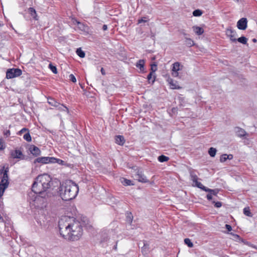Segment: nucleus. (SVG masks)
<instances>
[{
  "instance_id": "nucleus-42",
  "label": "nucleus",
  "mask_w": 257,
  "mask_h": 257,
  "mask_svg": "<svg viewBox=\"0 0 257 257\" xmlns=\"http://www.w3.org/2000/svg\"><path fill=\"white\" fill-rule=\"evenodd\" d=\"M69 79L73 82H76V79L74 75L72 74H71L69 75Z\"/></svg>"
},
{
  "instance_id": "nucleus-6",
  "label": "nucleus",
  "mask_w": 257,
  "mask_h": 257,
  "mask_svg": "<svg viewBox=\"0 0 257 257\" xmlns=\"http://www.w3.org/2000/svg\"><path fill=\"white\" fill-rule=\"evenodd\" d=\"M71 217L72 219H75L76 221H79L81 225H84L88 230H90L92 228V225L86 216L81 214H76L75 213V216Z\"/></svg>"
},
{
  "instance_id": "nucleus-59",
  "label": "nucleus",
  "mask_w": 257,
  "mask_h": 257,
  "mask_svg": "<svg viewBox=\"0 0 257 257\" xmlns=\"http://www.w3.org/2000/svg\"><path fill=\"white\" fill-rule=\"evenodd\" d=\"M155 81V78H154V79L152 80V83L154 82Z\"/></svg>"
},
{
  "instance_id": "nucleus-24",
  "label": "nucleus",
  "mask_w": 257,
  "mask_h": 257,
  "mask_svg": "<svg viewBox=\"0 0 257 257\" xmlns=\"http://www.w3.org/2000/svg\"><path fill=\"white\" fill-rule=\"evenodd\" d=\"M56 107L58 108V109L59 111H65L67 113H69V112L68 108L64 105H63L62 104H60V103H59L58 106Z\"/></svg>"
},
{
  "instance_id": "nucleus-47",
  "label": "nucleus",
  "mask_w": 257,
  "mask_h": 257,
  "mask_svg": "<svg viewBox=\"0 0 257 257\" xmlns=\"http://www.w3.org/2000/svg\"><path fill=\"white\" fill-rule=\"evenodd\" d=\"M225 228L228 231H230L232 230V227H231V225H230L229 224H226Z\"/></svg>"
},
{
  "instance_id": "nucleus-7",
  "label": "nucleus",
  "mask_w": 257,
  "mask_h": 257,
  "mask_svg": "<svg viewBox=\"0 0 257 257\" xmlns=\"http://www.w3.org/2000/svg\"><path fill=\"white\" fill-rule=\"evenodd\" d=\"M22 73V70L19 68L9 69L6 72V78L12 79L20 76Z\"/></svg>"
},
{
  "instance_id": "nucleus-33",
  "label": "nucleus",
  "mask_w": 257,
  "mask_h": 257,
  "mask_svg": "<svg viewBox=\"0 0 257 257\" xmlns=\"http://www.w3.org/2000/svg\"><path fill=\"white\" fill-rule=\"evenodd\" d=\"M184 243L189 247H192L193 246V243L189 238H185L184 239Z\"/></svg>"
},
{
  "instance_id": "nucleus-4",
  "label": "nucleus",
  "mask_w": 257,
  "mask_h": 257,
  "mask_svg": "<svg viewBox=\"0 0 257 257\" xmlns=\"http://www.w3.org/2000/svg\"><path fill=\"white\" fill-rule=\"evenodd\" d=\"M35 219L41 227H46L48 223L51 220V217L49 215L48 210H37Z\"/></svg>"
},
{
  "instance_id": "nucleus-2",
  "label": "nucleus",
  "mask_w": 257,
  "mask_h": 257,
  "mask_svg": "<svg viewBox=\"0 0 257 257\" xmlns=\"http://www.w3.org/2000/svg\"><path fill=\"white\" fill-rule=\"evenodd\" d=\"M58 227L60 235L65 239L77 240L82 235L81 224L70 216H62L59 220Z\"/></svg>"
},
{
  "instance_id": "nucleus-32",
  "label": "nucleus",
  "mask_w": 257,
  "mask_h": 257,
  "mask_svg": "<svg viewBox=\"0 0 257 257\" xmlns=\"http://www.w3.org/2000/svg\"><path fill=\"white\" fill-rule=\"evenodd\" d=\"M169 159V157L164 155H161L158 157V160L160 162H164L167 161Z\"/></svg>"
},
{
  "instance_id": "nucleus-46",
  "label": "nucleus",
  "mask_w": 257,
  "mask_h": 257,
  "mask_svg": "<svg viewBox=\"0 0 257 257\" xmlns=\"http://www.w3.org/2000/svg\"><path fill=\"white\" fill-rule=\"evenodd\" d=\"M153 74V72H150L148 74V75L147 76V79H148V81H150L152 79Z\"/></svg>"
},
{
  "instance_id": "nucleus-5",
  "label": "nucleus",
  "mask_w": 257,
  "mask_h": 257,
  "mask_svg": "<svg viewBox=\"0 0 257 257\" xmlns=\"http://www.w3.org/2000/svg\"><path fill=\"white\" fill-rule=\"evenodd\" d=\"M9 171L8 166H4L3 169H1V175L3 174V177L1 179V197L3 195L5 189L8 187L9 185L8 174Z\"/></svg>"
},
{
  "instance_id": "nucleus-37",
  "label": "nucleus",
  "mask_w": 257,
  "mask_h": 257,
  "mask_svg": "<svg viewBox=\"0 0 257 257\" xmlns=\"http://www.w3.org/2000/svg\"><path fill=\"white\" fill-rule=\"evenodd\" d=\"M202 14V12L200 10H195L193 12V15L195 17L201 16Z\"/></svg>"
},
{
  "instance_id": "nucleus-13",
  "label": "nucleus",
  "mask_w": 257,
  "mask_h": 257,
  "mask_svg": "<svg viewBox=\"0 0 257 257\" xmlns=\"http://www.w3.org/2000/svg\"><path fill=\"white\" fill-rule=\"evenodd\" d=\"M247 21L246 18H242L237 23V27L238 29L244 30L247 28Z\"/></svg>"
},
{
  "instance_id": "nucleus-12",
  "label": "nucleus",
  "mask_w": 257,
  "mask_h": 257,
  "mask_svg": "<svg viewBox=\"0 0 257 257\" xmlns=\"http://www.w3.org/2000/svg\"><path fill=\"white\" fill-rule=\"evenodd\" d=\"M6 220H4L3 218L1 216V222H4L5 230L7 232H9L12 230V222L11 219L6 216L5 217Z\"/></svg>"
},
{
  "instance_id": "nucleus-62",
  "label": "nucleus",
  "mask_w": 257,
  "mask_h": 257,
  "mask_svg": "<svg viewBox=\"0 0 257 257\" xmlns=\"http://www.w3.org/2000/svg\"><path fill=\"white\" fill-rule=\"evenodd\" d=\"M223 257H228V256H223Z\"/></svg>"
},
{
  "instance_id": "nucleus-45",
  "label": "nucleus",
  "mask_w": 257,
  "mask_h": 257,
  "mask_svg": "<svg viewBox=\"0 0 257 257\" xmlns=\"http://www.w3.org/2000/svg\"><path fill=\"white\" fill-rule=\"evenodd\" d=\"M26 131H28V130L26 128H23L21 131H20L19 132L18 134L19 135H21V134H22L23 133H24V132H25Z\"/></svg>"
},
{
  "instance_id": "nucleus-39",
  "label": "nucleus",
  "mask_w": 257,
  "mask_h": 257,
  "mask_svg": "<svg viewBox=\"0 0 257 257\" xmlns=\"http://www.w3.org/2000/svg\"><path fill=\"white\" fill-rule=\"evenodd\" d=\"M243 213L247 216L251 217L252 214L250 212V210H243Z\"/></svg>"
},
{
  "instance_id": "nucleus-23",
  "label": "nucleus",
  "mask_w": 257,
  "mask_h": 257,
  "mask_svg": "<svg viewBox=\"0 0 257 257\" xmlns=\"http://www.w3.org/2000/svg\"><path fill=\"white\" fill-rule=\"evenodd\" d=\"M48 103L54 107H57L59 104V102L56 101L54 99L51 97L48 98Z\"/></svg>"
},
{
  "instance_id": "nucleus-54",
  "label": "nucleus",
  "mask_w": 257,
  "mask_h": 257,
  "mask_svg": "<svg viewBox=\"0 0 257 257\" xmlns=\"http://www.w3.org/2000/svg\"><path fill=\"white\" fill-rule=\"evenodd\" d=\"M101 72L102 75H105V71H104V69L103 68H101Z\"/></svg>"
},
{
  "instance_id": "nucleus-14",
  "label": "nucleus",
  "mask_w": 257,
  "mask_h": 257,
  "mask_svg": "<svg viewBox=\"0 0 257 257\" xmlns=\"http://www.w3.org/2000/svg\"><path fill=\"white\" fill-rule=\"evenodd\" d=\"M226 35L229 37L232 42H236L237 34L236 32L231 28H228L226 30Z\"/></svg>"
},
{
  "instance_id": "nucleus-9",
  "label": "nucleus",
  "mask_w": 257,
  "mask_h": 257,
  "mask_svg": "<svg viewBox=\"0 0 257 257\" xmlns=\"http://www.w3.org/2000/svg\"><path fill=\"white\" fill-rule=\"evenodd\" d=\"M55 160V158L54 157H42L37 158L34 161V163H39L42 164H47V163H52V162Z\"/></svg>"
},
{
  "instance_id": "nucleus-26",
  "label": "nucleus",
  "mask_w": 257,
  "mask_h": 257,
  "mask_svg": "<svg viewBox=\"0 0 257 257\" xmlns=\"http://www.w3.org/2000/svg\"><path fill=\"white\" fill-rule=\"evenodd\" d=\"M145 65V61L144 60H139L137 63L136 66L141 70H143Z\"/></svg>"
},
{
  "instance_id": "nucleus-53",
  "label": "nucleus",
  "mask_w": 257,
  "mask_h": 257,
  "mask_svg": "<svg viewBox=\"0 0 257 257\" xmlns=\"http://www.w3.org/2000/svg\"><path fill=\"white\" fill-rule=\"evenodd\" d=\"M102 29L103 31H105L107 29V27L106 25H104L103 26H102Z\"/></svg>"
},
{
  "instance_id": "nucleus-25",
  "label": "nucleus",
  "mask_w": 257,
  "mask_h": 257,
  "mask_svg": "<svg viewBox=\"0 0 257 257\" xmlns=\"http://www.w3.org/2000/svg\"><path fill=\"white\" fill-rule=\"evenodd\" d=\"M29 13L30 14L31 16L35 19L38 20L37 18V13L36 10L33 8H30L28 9Z\"/></svg>"
},
{
  "instance_id": "nucleus-1",
  "label": "nucleus",
  "mask_w": 257,
  "mask_h": 257,
  "mask_svg": "<svg viewBox=\"0 0 257 257\" xmlns=\"http://www.w3.org/2000/svg\"><path fill=\"white\" fill-rule=\"evenodd\" d=\"M51 178L47 174L39 175L33 183L32 190L37 195L35 197L34 205L37 208H43L47 207L49 197V189L52 182Z\"/></svg>"
},
{
  "instance_id": "nucleus-57",
  "label": "nucleus",
  "mask_w": 257,
  "mask_h": 257,
  "mask_svg": "<svg viewBox=\"0 0 257 257\" xmlns=\"http://www.w3.org/2000/svg\"><path fill=\"white\" fill-rule=\"evenodd\" d=\"M252 41H253V42H256V40L255 39H252Z\"/></svg>"
},
{
  "instance_id": "nucleus-18",
  "label": "nucleus",
  "mask_w": 257,
  "mask_h": 257,
  "mask_svg": "<svg viewBox=\"0 0 257 257\" xmlns=\"http://www.w3.org/2000/svg\"><path fill=\"white\" fill-rule=\"evenodd\" d=\"M76 23H77L78 25V27L79 30H80L82 31H83L84 32H88L89 30L88 27L84 24L83 23H82L80 22L77 21V20H75Z\"/></svg>"
},
{
  "instance_id": "nucleus-56",
  "label": "nucleus",
  "mask_w": 257,
  "mask_h": 257,
  "mask_svg": "<svg viewBox=\"0 0 257 257\" xmlns=\"http://www.w3.org/2000/svg\"><path fill=\"white\" fill-rule=\"evenodd\" d=\"M181 33L184 36H186L187 35V34H186L185 32H184L183 31H182V32Z\"/></svg>"
},
{
  "instance_id": "nucleus-43",
  "label": "nucleus",
  "mask_w": 257,
  "mask_h": 257,
  "mask_svg": "<svg viewBox=\"0 0 257 257\" xmlns=\"http://www.w3.org/2000/svg\"><path fill=\"white\" fill-rule=\"evenodd\" d=\"M57 163L59 164H62L64 163V161L62 160L55 158V160L53 161L52 162V163Z\"/></svg>"
},
{
  "instance_id": "nucleus-36",
  "label": "nucleus",
  "mask_w": 257,
  "mask_h": 257,
  "mask_svg": "<svg viewBox=\"0 0 257 257\" xmlns=\"http://www.w3.org/2000/svg\"><path fill=\"white\" fill-rule=\"evenodd\" d=\"M49 68L50 69V70L54 73L57 74V69L56 66L52 65V63H50L49 65Z\"/></svg>"
},
{
  "instance_id": "nucleus-15",
  "label": "nucleus",
  "mask_w": 257,
  "mask_h": 257,
  "mask_svg": "<svg viewBox=\"0 0 257 257\" xmlns=\"http://www.w3.org/2000/svg\"><path fill=\"white\" fill-rule=\"evenodd\" d=\"M167 81L169 84L171 89H180L181 88V87L179 86L177 81L173 80L171 78L168 77Z\"/></svg>"
},
{
  "instance_id": "nucleus-11",
  "label": "nucleus",
  "mask_w": 257,
  "mask_h": 257,
  "mask_svg": "<svg viewBox=\"0 0 257 257\" xmlns=\"http://www.w3.org/2000/svg\"><path fill=\"white\" fill-rule=\"evenodd\" d=\"M190 175L191 177V180L193 182V183H195V186L201 189L203 185L201 183L197 181L198 177L196 174L195 173V172L193 171H190Z\"/></svg>"
},
{
  "instance_id": "nucleus-55",
  "label": "nucleus",
  "mask_w": 257,
  "mask_h": 257,
  "mask_svg": "<svg viewBox=\"0 0 257 257\" xmlns=\"http://www.w3.org/2000/svg\"><path fill=\"white\" fill-rule=\"evenodd\" d=\"M227 157H228V158L227 159L231 160L233 158V156L232 155H227Z\"/></svg>"
},
{
  "instance_id": "nucleus-31",
  "label": "nucleus",
  "mask_w": 257,
  "mask_h": 257,
  "mask_svg": "<svg viewBox=\"0 0 257 257\" xmlns=\"http://www.w3.org/2000/svg\"><path fill=\"white\" fill-rule=\"evenodd\" d=\"M185 42H186V44L188 47H191L194 45V43L193 41L190 38H186Z\"/></svg>"
},
{
  "instance_id": "nucleus-16",
  "label": "nucleus",
  "mask_w": 257,
  "mask_h": 257,
  "mask_svg": "<svg viewBox=\"0 0 257 257\" xmlns=\"http://www.w3.org/2000/svg\"><path fill=\"white\" fill-rule=\"evenodd\" d=\"M11 156L13 158L22 159L23 155L22 152L19 150H15L11 152Z\"/></svg>"
},
{
  "instance_id": "nucleus-20",
  "label": "nucleus",
  "mask_w": 257,
  "mask_h": 257,
  "mask_svg": "<svg viewBox=\"0 0 257 257\" xmlns=\"http://www.w3.org/2000/svg\"><path fill=\"white\" fill-rule=\"evenodd\" d=\"M30 151L33 155L38 156L40 154L41 151L40 149L35 146H31L30 148Z\"/></svg>"
},
{
  "instance_id": "nucleus-52",
  "label": "nucleus",
  "mask_w": 257,
  "mask_h": 257,
  "mask_svg": "<svg viewBox=\"0 0 257 257\" xmlns=\"http://www.w3.org/2000/svg\"><path fill=\"white\" fill-rule=\"evenodd\" d=\"M148 246V245L147 244V243L144 242V246L142 247V249L144 250L146 248H147Z\"/></svg>"
},
{
  "instance_id": "nucleus-17",
  "label": "nucleus",
  "mask_w": 257,
  "mask_h": 257,
  "mask_svg": "<svg viewBox=\"0 0 257 257\" xmlns=\"http://www.w3.org/2000/svg\"><path fill=\"white\" fill-rule=\"evenodd\" d=\"M235 132L236 136L240 138L243 137L246 135V133L243 129L238 127L235 128Z\"/></svg>"
},
{
  "instance_id": "nucleus-28",
  "label": "nucleus",
  "mask_w": 257,
  "mask_h": 257,
  "mask_svg": "<svg viewBox=\"0 0 257 257\" xmlns=\"http://www.w3.org/2000/svg\"><path fill=\"white\" fill-rule=\"evenodd\" d=\"M76 52L80 58H84L85 56L84 52L80 48H78Z\"/></svg>"
},
{
  "instance_id": "nucleus-21",
  "label": "nucleus",
  "mask_w": 257,
  "mask_h": 257,
  "mask_svg": "<svg viewBox=\"0 0 257 257\" xmlns=\"http://www.w3.org/2000/svg\"><path fill=\"white\" fill-rule=\"evenodd\" d=\"M115 142L119 145H123L125 142L124 137L122 136H116L115 138Z\"/></svg>"
},
{
  "instance_id": "nucleus-38",
  "label": "nucleus",
  "mask_w": 257,
  "mask_h": 257,
  "mask_svg": "<svg viewBox=\"0 0 257 257\" xmlns=\"http://www.w3.org/2000/svg\"><path fill=\"white\" fill-rule=\"evenodd\" d=\"M227 158H228V157H227V154H223L220 156V161L221 162H224L227 160Z\"/></svg>"
},
{
  "instance_id": "nucleus-40",
  "label": "nucleus",
  "mask_w": 257,
  "mask_h": 257,
  "mask_svg": "<svg viewBox=\"0 0 257 257\" xmlns=\"http://www.w3.org/2000/svg\"><path fill=\"white\" fill-rule=\"evenodd\" d=\"M232 236H233V239L237 241V240H240V241H242V239L241 238V237H240L239 235H238V234H232Z\"/></svg>"
},
{
  "instance_id": "nucleus-48",
  "label": "nucleus",
  "mask_w": 257,
  "mask_h": 257,
  "mask_svg": "<svg viewBox=\"0 0 257 257\" xmlns=\"http://www.w3.org/2000/svg\"><path fill=\"white\" fill-rule=\"evenodd\" d=\"M4 135L6 136L7 137L10 135V132L9 130H7L6 131L4 132Z\"/></svg>"
},
{
  "instance_id": "nucleus-3",
  "label": "nucleus",
  "mask_w": 257,
  "mask_h": 257,
  "mask_svg": "<svg viewBox=\"0 0 257 257\" xmlns=\"http://www.w3.org/2000/svg\"><path fill=\"white\" fill-rule=\"evenodd\" d=\"M79 191L78 186L71 180H67L60 187V196L62 200H71L75 198Z\"/></svg>"
},
{
  "instance_id": "nucleus-30",
  "label": "nucleus",
  "mask_w": 257,
  "mask_h": 257,
  "mask_svg": "<svg viewBox=\"0 0 257 257\" xmlns=\"http://www.w3.org/2000/svg\"><path fill=\"white\" fill-rule=\"evenodd\" d=\"M236 41H237L238 42L241 44H246L247 43V39L245 37L242 36L236 39Z\"/></svg>"
},
{
  "instance_id": "nucleus-29",
  "label": "nucleus",
  "mask_w": 257,
  "mask_h": 257,
  "mask_svg": "<svg viewBox=\"0 0 257 257\" xmlns=\"http://www.w3.org/2000/svg\"><path fill=\"white\" fill-rule=\"evenodd\" d=\"M216 151L215 148L211 147L209 149L208 153L211 157H214L216 155Z\"/></svg>"
},
{
  "instance_id": "nucleus-60",
  "label": "nucleus",
  "mask_w": 257,
  "mask_h": 257,
  "mask_svg": "<svg viewBox=\"0 0 257 257\" xmlns=\"http://www.w3.org/2000/svg\"><path fill=\"white\" fill-rule=\"evenodd\" d=\"M114 249H116V245L114 246Z\"/></svg>"
},
{
  "instance_id": "nucleus-50",
  "label": "nucleus",
  "mask_w": 257,
  "mask_h": 257,
  "mask_svg": "<svg viewBox=\"0 0 257 257\" xmlns=\"http://www.w3.org/2000/svg\"><path fill=\"white\" fill-rule=\"evenodd\" d=\"M147 21V20L144 19L143 18H141V19H139L138 20V23L140 24L143 22H146Z\"/></svg>"
},
{
  "instance_id": "nucleus-44",
  "label": "nucleus",
  "mask_w": 257,
  "mask_h": 257,
  "mask_svg": "<svg viewBox=\"0 0 257 257\" xmlns=\"http://www.w3.org/2000/svg\"><path fill=\"white\" fill-rule=\"evenodd\" d=\"M221 205H222V204H221V202H215V204H214L215 207L219 208L221 206Z\"/></svg>"
},
{
  "instance_id": "nucleus-41",
  "label": "nucleus",
  "mask_w": 257,
  "mask_h": 257,
  "mask_svg": "<svg viewBox=\"0 0 257 257\" xmlns=\"http://www.w3.org/2000/svg\"><path fill=\"white\" fill-rule=\"evenodd\" d=\"M157 65L156 64H153L151 65V70H152L151 72H153L154 73V72H155L157 71Z\"/></svg>"
},
{
  "instance_id": "nucleus-61",
  "label": "nucleus",
  "mask_w": 257,
  "mask_h": 257,
  "mask_svg": "<svg viewBox=\"0 0 257 257\" xmlns=\"http://www.w3.org/2000/svg\"><path fill=\"white\" fill-rule=\"evenodd\" d=\"M73 211L74 212H75L76 211H77V210L74 209Z\"/></svg>"
},
{
  "instance_id": "nucleus-22",
  "label": "nucleus",
  "mask_w": 257,
  "mask_h": 257,
  "mask_svg": "<svg viewBox=\"0 0 257 257\" xmlns=\"http://www.w3.org/2000/svg\"><path fill=\"white\" fill-rule=\"evenodd\" d=\"M193 31L198 35H201L204 33V30L201 27L198 26H193L192 27Z\"/></svg>"
},
{
  "instance_id": "nucleus-27",
  "label": "nucleus",
  "mask_w": 257,
  "mask_h": 257,
  "mask_svg": "<svg viewBox=\"0 0 257 257\" xmlns=\"http://www.w3.org/2000/svg\"><path fill=\"white\" fill-rule=\"evenodd\" d=\"M133 219V216L131 212L127 211L126 212V221L130 223L132 222Z\"/></svg>"
},
{
  "instance_id": "nucleus-51",
  "label": "nucleus",
  "mask_w": 257,
  "mask_h": 257,
  "mask_svg": "<svg viewBox=\"0 0 257 257\" xmlns=\"http://www.w3.org/2000/svg\"><path fill=\"white\" fill-rule=\"evenodd\" d=\"M5 148H6V146L4 144V143L2 142V140H1V150L4 149Z\"/></svg>"
},
{
  "instance_id": "nucleus-58",
  "label": "nucleus",
  "mask_w": 257,
  "mask_h": 257,
  "mask_svg": "<svg viewBox=\"0 0 257 257\" xmlns=\"http://www.w3.org/2000/svg\"><path fill=\"white\" fill-rule=\"evenodd\" d=\"M244 209H249V207H244Z\"/></svg>"
},
{
  "instance_id": "nucleus-8",
  "label": "nucleus",
  "mask_w": 257,
  "mask_h": 257,
  "mask_svg": "<svg viewBox=\"0 0 257 257\" xmlns=\"http://www.w3.org/2000/svg\"><path fill=\"white\" fill-rule=\"evenodd\" d=\"M183 66L178 62H175L172 64L171 70L172 75L174 77H179V71L182 70Z\"/></svg>"
},
{
  "instance_id": "nucleus-19",
  "label": "nucleus",
  "mask_w": 257,
  "mask_h": 257,
  "mask_svg": "<svg viewBox=\"0 0 257 257\" xmlns=\"http://www.w3.org/2000/svg\"><path fill=\"white\" fill-rule=\"evenodd\" d=\"M201 189L206 192H208L209 193L211 194V195H213L215 196H216V195L217 194V193L219 192V190L217 189H209V188L205 187L204 186H203V187Z\"/></svg>"
},
{
  "instance_id": "nucleus-34",
  "label": "nucleus",
  "mask_w": 257,
  "mask_h": 257,
  "mask_svg": "<svg viewBox=\"0 0 257 257\" xmlns=\"http://www.w3.org/2000/svg\"><path fill=\"white\" fill-rule=\"evenodd\" d=\"M24 139L27 142H30L32 140L31 135L29 132L26 133L23 137Z\"/></svg>"
},
{
  "instance_id": "nucleus-49",
  "label": "nucleus",
  "mask_w": 257,
  "mask_h": 257,
  "mask_svg": "<svg viewBox=\"0 0 257 257\" xmlns=\"http://www.w3.org/2000/svg\"><path fill=\"white\" fill-rule=\"evenodd\" d=\"M207 198L209 200H211L212 199V195L211 194L209 193L207 195Z\"/></svg>"
},
{
  "instance_id": "nucleus-35",
  "label": "nucleus",
  "mask_w": 257,
  "mask_h": 257,
  "mask_svg": "<svg viewBox=\"0 0 257 257\" xmlns=\"http://www.w3.org/2000/svg\"><path fill=\"white\" fill-rule=\"evenodd\" d=\"M131 182L132 181L130 180H128V179H126L125 178H122L121 182L124 185L128 186V185H133V184L131 183Z\"/></svg>"
},
{
  "instance_id": "nucleus-10",
  "label": "nucleus",
  "mask_w": 257,
  "mask_h": 257,
  "mask_svg": "<svg viewBox=\"0 0 257 257\" xmlns=\"http://www.w3.org/2000/svg\"><path fill=\"white\" fill-rule=\"evenodd\" d=\"M135 178L138 181L142 183L148 182V180L146 178V176L143 174L142 172L138 170L135 175Z\"/></svg>"
}]
</instances>
